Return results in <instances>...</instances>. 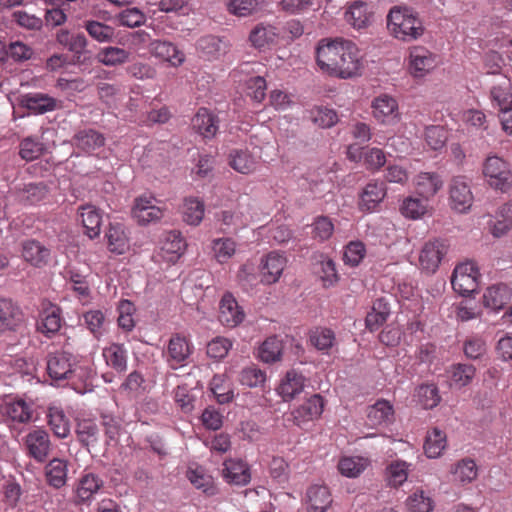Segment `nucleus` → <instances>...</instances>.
Listing matches in <instances>:
<instances>
[{
    "mask_svg": "<svg viewBox=\"0 0 512 512\" xmlns=\"http://www.w3.org/2000/svg\"><path fill=\"white\" fill-rule=\"evenodd\" d=\"M316 61L323 72L340 79L361 76L364 69L359 48L342 38L322 39L316 50Z\"/></svg>",
    "mask_w": 512,
    "mask_h": 512,
    "instance_id": "1",
    "label": "nucleus"
},
{
    "mask_svg": "<svg viewBox=\"0 0 512 512\" xmlns=\"http://www.w3.org/2000/svg\"><path fill=\"white\" fill-rule=\"evenodd\" d=\"M387 28L398 40L411 42L420 38L425 31L421 19L411 8L394 6L387 15Z\"/></svg>",
    "mask_w": 512,
    "mask_h": 512,
    "instance_id": "2",
    "label": "nucleus"
},
{
    "mask_svg": "<svg viewBox=\"0 0 512 512\" xmlns=\"http://www.w3.org/2000/svg\"><path fill=\"white\" fill-rule=\"evenodd\" d=\"M483 173L488 184L502 192L512 186V173L506 161L498 156H489L484 162Z\"/></svg>",
    "mask_w": 512,
    "mask_h": 512,
    "instance_id": "3",
    "label": "nucleus"
},
{
    "mask_svg": "<svg viewBox=\"0 0 512 512\" xmlns=\"http://www.w3.org/2000/svg\"><path fill=\"white\" fill-rule=\"evenodd\" d=\"M78 371V360L66 351H56L47 356V372L55 381L71 379Z\"/></svg>",
    "mask_w": 512,
    "mask_h": 512,
    "instance_id": "4",
    "label": "nucleus"
},
{
    "mask_svg": "<svg viewBox=\"0 0 512 512\" xmlns=\"http://www.w3.org/2000/svg\"><path fill=\"white\" fill-rule=\"evenodd\" d=\"M480 276L476 264L467 261L457 265L451 277V284L455 292L467 296L476 291L477 281Z\"/></svg>",
    "mask_w": 512,
    "mask_h": 512,
    "instance_id": "5",
    "label": "nucleus"
},
{
    "mask_svg": "<svg viewBox=\"0 0 512 512\" xmlns=\"http://www.w3.org/2000/svg\"><path fill=\"white\" fill-rule=\"evenodd\" d=\"M447 251L448 245L443 240L434 239L427 241L419 252L418 261L420 269L427 274L435 273Z\"/></svg>",
    "mask_w": 512,
    "mask_h": 512,
    "instance_id": "6",
    "label": "nucleus"
},
{
    "mask_svg": "<svg viewBox=\"0 0 512 512\" xmlns=\"http://www.w3.org/2000/svg\"><path fill=\"white\" fill-rule=\"evenodd\" d=\"M473 194L469 181L466 177L456 176L449 184V201L453 210L464 213L468 211L473 203Z\"/></svg>",
    "mask_w": 512,
    "mask_h": 512,
    "instance_id": "7",
    "label": "nucleus"
},
{
    "mask_svg": "<svg viewBox=\"0 0 512 512\" xmlns=\"http://www.w3.org/2000/svg\"><path fill=\"white\" fill-rule=\"evenodd\" d=\"M437 56L423 46H414L409 52L408 69L414 78H422L436 68Z\"/></svg>",
    "mask_w": 512,
    "mask_h": 512,
    "instance_id": "8",
    "label": "nucleus"
},
{
    "mask_svg": "<svg viewBox=\"0 0 512 512\" xmlns=\"http://www.w3.org/2000/svg\"><path fill=\"white\" fill-rule=\"evenodd\" d=\"M57 42L74 54L75 63L84 64L91 59L87 50L88 40L83 33H71L66 29L58 31Z\"/></svg>",
    "mask_w": 512,
    "mask_h": 512,
    "instance_id": "9",
    "label": "nucleus"
},
{
    "mask_svg": "<svg viewBox=\"0 0 512 512\" xmlns=\"http://www.w3.org/2000/svg\"><path fill=\"white\" fill-rule=\"evenodd\" d=\"M372 116L384 125H392L398 122L400 112L397 100L388 94H381L371 102Z\"/></svg>",
    "mask_w": 512,
    "mask_h": 512,
    "instance_id": "10",
    "label": "nucleus"
},
{
    "mask_svg": "<svg viewBox=\"0 0 512 512\" xmlns=\"http://www.w3.org/2000/svg\"><path fill=\"white\" fill-rule=\"evenodd\" d=\"M158 201L152 196L136 198L132 215L140 225L156 223L164 216V210L158 206Z\"/></svg>",
    "mask_w": 512,
    "mask_h": 512,
    "instance_id": "11",
    "label": "nucleus"
},
{
    "mask_svg": "<svg viewBox=\"0 0 512 512\" xmlns=\"http://www.w3.org/2000/svg\"><path fill=\"white\" fill-rule=\"evenodd\" d=\"M306 382L302 373L291 369L281 378L275 390L284 402H290L304 391Z\"/></svg>",
    "mask_w": 512,
    "mask_h": 512,
    "instance_id": "12",
    "label": "nucleus"
},
{
    "mask_svg": "<svg viewBox=\"0 0 512 512\" xmlns=\"http://www.w3.org/2000/svg\"><path fill=\"white\" fill-rule=\"evenodd\" d=\"M2 411L10 424H27L33 419V402L23 398L13 399L4 403Z\"/></svg>",
    "mask_w": 512,
    "mask_h": 512,
    "instance_id": "13",
    "label": "nucleus"
},
{
    "mask_svg": "<svg viewBox=\"0 0 512 512\" xmlns=\"http://www.w3.org/2000/svg\"><path fill=\"white\" fill-rule=\"evenodd\" d=\"M103 479L92 472L83 474L76 482L74 498L77 503H88L103 488Z\"/></svg>",
    "mask_w": 512,
    "mask_h": 512,
    "instance_id": "14",
    "label": "nucleus"
},
{
    "mask_svg": "<svg viewBox=\"0 0 512 512\" xmlns=\"http://www.w3.org/2000/svg\"><path fill=\"white\" fill-rule=\"evenodd\" d=\"M345 20L355 29L368 27L374 17L373 6L364 1H354L345 11Z\"/></svg>",
    "mask_w": 512,
    "mask_h": 512,
    "instance_id": "15",
    "label": "nucleus"
},
{
    "mask_svg": "<svg viewBox=\"0 0 512 512\" xmlns=\"http://www.w3.org/2000/svg\"><path fill=\"white\" fill-rule=\"evenodd\" d=\"M323 409V398L319 394H315L292 411L293 422L301 427L303 424L320 417Z\"/></svg>",
    "mask_w": 512,
    "mask_h": 512,
    "instance_id": "16",
    "label": "nucleus"
},
{
    "mask_svg": "<svg viewBox=\"0 0 512 512\" xmlns=\"http://www.w3.org/2000/svg\"><path fill=\"white\" fill-rule=\"evenodd\" d=\"M192 353V348L185 337L173 336L167 347V363L172 369L184 366Z\"/></svg>",
    "mask_w": 512,
    "mask_h": 512,
    "instance_id": "17",
    "label": "nucleus"
},
{
    "mask_svg": "<svg viewBox=\"0 0 512 512\" xmlns=\"http://www.w3.org/2000/svg\"><path fill=\"white\" fill-rule=\"evenodd\" d=\"M286 258L278 252L269 253L261 262V281L265 284L276 283L286 266Z\"/></svg>",
    "mask_w": 512,
    "mask_h": 512,
    "instance_id": "18",
    "label": "nucleus"
},
{
    "mask_svg": "<svg viewBox=\"0 0 512 512\" xmlns=\"http://www.w3.org/2000/svg\"><path fill=\"white\" fill-rule=\"evenodd\" d=\"M222 476L227 483L239 486H245L251 480L248 464L237 459H228L223 463Z\"/></svg>",
    "mask_w": 512,
    "mask_h": 512,
    "instance_id": "19",
    "label": "nucleus"
},
{
    "mask_svg": "<svg viewBox=\"0 0 512 512\" xmlns=\"http://www.w3.org/2000/svg\"><path fill=\"white\" fill-rule=\"evenodd\" d=\"M245 314L231 294L223 296L219 307V321L226 327L234 328L239 325Z\"/></svg>",
    "mask_w": 512,
    "mask_h": 512,
    "instance_id": "20",
    "label": "nucleus"
},
{
    "mask_svg": "<svg viewBox=\"0 0 512 512\" xmlns=\"http://www.w3.org/2000/svg\"><path fill=\"white\" fill-rule=\"evenodd\" d=\"M25 445L29 454L37 461L42 462L50 452L49 435L42 429H35L27 434Z\"/></svg>",
    "mask_w": 512,
    "mask_h": 512,
    "instance_id": "21",
    "label": "nucleus"
},
{
    "mask_svg": "<svg viewBox=\"0 0 512 512\" xmlns=\"http://www.w3.org/2000/svg\"><path fill=\"white\" fill-rule=\"evenodd\" d=\"M230 44L223 38L207 35L200 38L197 42V50L201 57L206 60L219 59L229 50Z\"/></svg>",
    "mask_w": 512,
    "mask_h": 512,
    "instance_id": "22",
    "label": "nucleus"
},
{
    "mask_svg": "<svg viewBox=\"0 0 512 512\" xmlns=\"http://www.w3.org/2000/svg\"><path fill=\"white\" fill-rule=\"evenodd\" d=\"M185 250V242L176 231H170L163 235L160 241L159 254L167 262L175 263Z\"/></svg>",
    "mask_w": 512,
    "mask_h": 512,
    "instance_id": "23",
    "label": "nucleus"
},
{
    "mask_svg": "<svg viewBox=\"0 0 512 512\" xmlns=\"http://www.w3.org/2000/svg\"><path fill=\"white\" fill-rule=\"evenodd\" d=\"M417 193L429 200L443 187V179L436 172H420L413 180Z\"/></svg>",
    "mask_w": 512,
    "mask_h": 512,
    "instance_id": "24",
    "label": "nucleus"
},
{
    "mask_svg": "<svg viewBox=\"0 0 512 512\" xmlns=\"http://www.w3.org/2000/svg\"><path fill=\"white\" fill-rule=\"evenodd\" d=\"M490 98L500 112L512 108V84L510 79L500 75L491 87Z\"/></svg>",
    "mask_w": 512,
    "mask_h": 512,
    "instance_id": "25",
    "label": "nucleus"
},
{
    "mask_svg": "<svg viewBox=\"0 0 512 512\" xmlns=\"http://www.w3.org/2000/svg\"><path fill=\"white\" fill-rule=\"evenodd\" d=\"M386 196V188L383 183H368L359 201V208L362 211L373 212Z\"/></svg>",
    "mask_w": 512,
    "mask_h": 512,
    "instance_id": "26",
    "label": "nucleus"
},
{
    "mask_svg": "<svg viewBox=\"0 0 512 512\" xmlns=\"http://www.w3.org/2000/svg\"><path fill=\"white\" fill-rule=\"evenodd\" d=\"M151 54L169 62L172 66H179L184 62V54L168 41L154 40L150 43Z\"/></svg>",
    "mask_w": 512,
    "mask_h": 512,
    "instance_id": "27",
    "label": "nucleus"
},
{
    "mask_svg": "<svg viewBox=\"0 0 512 512\" xmlns=\"http://www.w3.org/2000/svg\"><path fill=\"white\" fill-rule=\"evenodd\" d=\"M512 292L505 284H497L486 289L483 295V304L491 310H501L510 300Z\"/></svg>",
    "mask_w": 512,
    "mask_h": 512,
    "instance_id": "28",
    "label": "nucleus"
},
{
    "mask_svg": "<svg viewBox=\"0 0 512 512\" xmlns=\"http://www.w3.org/2000/svg\"><path fill=\"white\" fill-rule=\"evenodd\" d=\"M102 356L107 366L118 373H124L128 367V352L122 344L112 343L103 348Z\"/></svg>",
    "mask_w": 512,
    "mask_h": 512,
    "instance_id": "29",
    "label": "nucleus"
},
{
    "mask_svg": "<svg viewBox=\"0 0 512 512\" xmlns=\"http://www.w3.org/2000/svg\"><path fill=\"white\" fill-rule=\"evenodd\" d=\"M105 143L103 135L93 129L77 132L72 138V144L84 153L91 154Z\"/></svg>",
    "mask_w": 512,
    "mask_h": 512,
    "instance_id": "30",
    "label": "nucleus"
},
{
    "mask_svg": "<svg viewBox=\"0 0 512 512\" xmlns=\"http://www.w3.org/2000/svg\"><path fill=\"white\" fill-rule=\"evenodd\" d=\"M21 104L34 114H44L57 108V100L43 93H29L22 96Z\"/></svg>",
    "mask_w": 512,
    "mask_h": 512,
    "instance_id": "31",
    "label": "nucleus"
},
{
    "mask_svg": "<svg viewBox=\"0 0 512 512\" xmlns=\"http://www.w3.org/2000/svg\"><path fill=\"white\" fill-rule=\"evenodd\" d=\"M23 321V315L17 305L8 299H0V332L13 330Z\"/></svg>",
    "mask_w": 512,
    "mask_h": 512,
    "instance_id": "32",
    "label": "nucleus"
},
{
    "mask_svg": "<svg viewBox=\"0 0 512 512\" xmlns=\"http://www.w3.org/2000/svg\"><path fill=\"white\" fill-rule=\"evenodd\" d=\"M332 502L330 492L326 486L313 485L306 493L308 512H325Z\"/></svg>",
    "mask_w": 512,
    "mask_h": 512,
    "instance_id": "33",
    "label": "nucleus"
},
{
    "mask_svg": "<svg viewBox=\"0 0 512 512\" xmlns=\"http://www.w3.org/2000/svg\"><path fill=\"white\" fill-rule=\"evenodd\" d=\"M68 475V463L64 459L54 458L45 466V478L53 488L60 489L65 486Z\"/></svg>",
    "mask_w": 512,
    "mask_h": 512,
    "instance_id": "34",
    "label": "nucleus"
},
{
    "mask_svg": "<svg viewBox=\"0 0 512 512\" xmlns=\"http://www.w3.org/2000/svg\"><path fill=\"white\" fill-rule=\"evenodd\" d=\"M412 464L401 459L391 461L385 468V480L388 486L397 488L408 479Z\"/></svg>",
    "mask_w": 512,
    "mask_h": 512,
    "instance_id": "35",
    "label": "nucleus"
},
{
    "mask_svg": "<svg viewBox=\"0 0 512 512\" xmlns=\"http://www.w3.org/2000/svg\"><path fill=\"white\" fill-rule=\"evenodd\" d=\"M62 325L61 310L58 306L50 304L44 308L37 329L41 333L50 336L59 331Z\"/></svg>",
    "mask_w": 512,
    "mask_h": 512,
    "instance_id": "36",
    "label": "nucleus"
},
{
    "mask_svg": "<svg viewBox=\"0 0 512 512\" xmlns=\"http://www.w3.org/2000/svg\"><path fill=\"white\" fill-rule=\"evenodd\" d=\"M192 125L204 138H212L218 131V120L216 116L206 108L198 110L192 119Z\"/></svg>",
    "mask_w": 512,
    "mask_h": 512,
    "instance_id": "37",
    "label": "nucleus"
},
{
    "mask_svg": "<svg viewBox=\"0 0 512 512\" xmlns=\"http://www.w3.org/2000/svg\"><path fill=\"white\" fill-rule=\"evenodd\" d=\"M79 215L85 233L91 239L100 234L102 215L100 211L93 205H85L79 208Z\"/></svg>",
    "mask_w": 512,
    "mask_h": 512,
    "instance_id": "38",
    "label": "nucleus"
},
{
    "mask_svg": "<svg viewBox=\"0 0 512 512\" xmlns=\"http://www.w3.org/2000/svg\"><path fill=\"white\" fill-rule=\"evenodd\" d=\"M48 423L53 433L59 438H66L70 433V423L63 409L56 404L48 407Z\"/></svg>",
    "mask_w": 512,
    "mask_h": 512,
    "instance_id": "39",
    "label": "nucleus"
},
{
    "mask_svg": "<svg viewBox=\"0 0 512 512\" xmlns=\"http://www.w3.org/2000/svg\"><path fill=\"white\" fill-rule=\"evenodd\" d=\"M130 56L131 53L124 48L107 46L99 50L96 58L104 66L115 67L127 63Z\"/></svg>",
    "mask_w": 512,
    "mask_h": 512,
    "instance_id": "40",
    "label": "nucleus"
},
{
    "mask_svg": "<svg viewBox=\"0 0 512 512\" xmlns=\"http://www.w3.org/2000/svg\"><path fill=\"white\" fill-rule=\"evenodd\" d=\"M451 387L462 388L469 385L475 377L476 368L470 364H455L447 371Z\"/></svg>",
    "mask_w": 512,
    "mask_h": 512,
    "instance_id": "41",
    "label": "nucleus"
},
{
    "mask_svg": "<svg viewBox=\"0 0 512 512\" xmlns=\"http://www.w3.org/2000/svg\"><path fill=\"white\" fill-rule=\"evenodd\" d=\"M106 237L110 251L123 254L128 250L129 240L125 227L122 224H110Z\"/></svg>",
    "mask_w": 512,
    "mask_h": 512,
    "instance_id": "42",
    "label": "nucleus"
},
{
    "mask_svg": "<svg viewBox=\"0 0 512 512\" xmlns=\"http://www.w3.org/2000/svg\"><path fill=\"white\" fill-rule=\"evenodd\" d=\"M265 0H227V11L236 17H250L259 12Z\"/></svg>",
    "mask_w": 512,
    "mask_h": 512,
    "instance_id": "43",
    "label": "nucleus"
},
{
    "mask_svg": "<svg viewBox=\"0 0 512 512\" xmlns=\"http://www.w3.org/2000/svg\"><path fill=\"white\" fill-rule=\"evenodd\" d=\"M451 474L454 482L464 485L477 478L478 468L474 460L465 458L452 466Z\"/></svg>",
    "mask_w": 512,
    "mask_h": 512,
    "instance_id": "44",
    "label": "nucleus"
},
{
    "mask_svg": "<svg viewBox=\"0 0 512 512\" xmlns=\"http://www.w3.org/2000/svg\"><path fill=\"white\" fill-rule=\"evenodd\" d=\"M369 460L361 456H344L338 462L341 475L356 478L369 466Z\"/></svg>",
    "mask_w": 512,
    "mask_h": 512,
    "instance_id": "45",
    "label": "nucleus"
},
{
    "mask_svg": "<svg viewBox=\"0 0 512 512\" xmlns=\"http://www.w3.org/2000/svg\"><path fill=\"white\" fill-rule=\"evenodd\" d=\"M49 255V250L38 241L27 240L23 243L22 256L34 266L46 263Z\"/></svg>",
    "mask_w": 512,
    "mask_h": 512,
    "instance_id": "46",
    "label": "nucleus"
},
{
    "mask_svg": "<svg viewBox=\"0 0 512 512\" xmlns=\"http://www.w3.org/2000/svg\"><path fill=\"white\" fill-rule=\"evenodd\" d=\"M229 164L241 174H249L256 170L257 162L247 150H233L229 155Z\"/></svg>",
    "mask_w": 512,
    "mask_h": 512,
    "instance_id": "47",
    "label": "nucleus"
},
{
    "mask_svg": "<svg viewBox=\"0 0 512 512\" xmlns=\"http://www.w3.org/2000/svg\"><path fill=\"white\" fill-rule=\"evenodd\" d=\"M393 407L386 400L377 401L368 412V421L372 426H381L393 420Z\"/></svg>",
    "mask_w": 512,
    "mask_h": 512,
    "instance_id": "48",
    "label": "nucleus"
},
{
    "mask_svg": "<svg viewBox=\"0 0 512 512\" xmlns=\"http://www.w3.org/2000/svg\"><path fill=\"white\" fill-rule=\"evenodd\" d=\"M282 341L276 336H270L258 348V358L265 363L279 361L282 356Z\"/></svg>",
    "mask_w": 512,
    "mask_h": 512,
    "instance_id": "49",
    "label": "nucleus"
},
{
    "mask_svg": "<svg viewBox=\"0 0 512 512\" xmlns=\"http://www.w3.org/2000/svg\"><path fill=\"white\" fill-rule=\"evenodd\" d=\"M428 208V200L410 196L402 201L400 212L405 218L418 220L428 212Z\"/></svg>",
    "mask_w": 512,
    "mask_h": 512,
    "instance_id": "50",
    "label": "nucleus"
},
{
    "mask_svg": "<svg viewBox=\"0 0 512 512\" xmlns=\"http://www.w3.org/2000/svg\"><path fill=\"white\" fill-rule=\"evenodd\" d=\"M390 308L383 299H377L372 306L371 311L366 316V326L370 331L377 330L388 318Z\"/></svg>",
    "mask_w": 512,
    "mask_h": 512,
    "instance_id": "51",
    "label": "nucleus"
},
{
    "mask_svg": "<svg viewBox=\"0 0 512 512\" xmlns=\"http://www.w3.org/2000/svg\"><path fill=\"white\" fill-rule=\"evenodd\" d=\"M84 28L89 36L99 43L111 42L115 37L114 27L96 20L85 21Z\"/></svg>",
    "mask_w": 512,
    "mask_h": 512,
    "instance_id": "52",
    "label": "nucleus"
},
{
    "mask_svg": "<svg viewBox=\"0 0 512 512\" xmlns=\"http://www.w3.org/2000/svg\"><path fill=\"white\" fill-rule=\"evenodd\" d=\"M447 445L446 435L440 429L434 428L428 433L424 444V451L428 458L441 456Z\"/></svg>",
    "mask_w": 512,
    "mask_h": 512,
    "instance_id": "53",
    "label": "nucleus"
},
{
    "mask_svg": "<svg viewBox=\"0 0 512 512\" xmlns=\"http://www.w3.org/2000/svg\"><path fill=\"white\" fill-rule=\"evenodd\" d=\"M212 255L220 263L228 262L236 252V242L231 238L214 239L211 244Z\"/></svg>",
    "mask_w": 512,
    "mask_h": 512,
    "instance_id": "54",
    "label": "nucleus"
},
{
    "mask_svg": "<svg viewBox=\"0 0 512 512\" xmlns=\"http://www.w3.org/2000/svg\"><path fill=\"white\" fill-rule=\"evenodd\" d=\"M204 211L202 201L197 198H187L182 208L183 220L189 225L197 226L203 219Z\"/></svg>",
    "mask_w": 512,
    "mask_h": 512,
    "instance_id": "55",
    "label": "nucleus"
},
{
    "mask_svg": "<svg viewBox=\"0 0 512 512\" xmlns=\"http://www.w3.org/2000/svg\"><path fill=\"white\" fill-rule=\"evenodd\" d=\"M44 152V144L34 136L24 138L19 144V155L25 161H33Z\"/></svg>",
    "mask_w": 512,
    "mask_h": 512,
    "instance_id": "56",
    "label": "nucleus"
},
{
    "mask_svg": "<svg viewBox=\"0 0 512 512\" xmlns=\"http://www.w3.org/2000/svg\"><path fill=\"white\" fill-rule=\"evenodd\" d=\"M311 121L321 128H330L338 122V116L335 110L317 106L309 111Z\"/></svg>",
    "mask_w": 512,
    "mask_h": 512,
    "instance_id": "57",
    "label": "nucleus"
},
{
    "mask_svg": "<svg viewBox=\"0 0 512 512\" xmlns=\"http://www.w3.org/2000/svg\"><path fill=\"white\" fill-rule=\"evenodd\" d=\"M410 512H431L434 502L423 490L417 489L406 500Z\"/></svg>",
    "mask_w": 512,
    "mask_h": 512,
    "instance_id": "58",
    "label": "nucleus"
},
{
    "mask_svg": "<svg viewBox=\"0 0 512 512\" xmlns=\"http://www.w3.org/2000/svg\"><path fill=\"white\" fill-rule=\"evenodd\" d=\"M276 36V29L273 26L259 24L251 31L249 39L254 47L262 48L274 42Z\"/></svg>",
    "mask_w": 512,
    "mask_h": 512,
    "instance_id": "59",
    "label": "nucleus"
},
{
    "mask_svg": "<svg viewBox=\"0 0 512 512\" xmlns=\"http://www.w3.org/2000/svg\"><path fill=\"white\" fill-rule=\"evenodd\" d=\"M266 379V373L255 365L243 368L239 375L240 383L249 388L262 387Z\"/></svg>",
    "mask_w": 512,
    "mask_h": 512,
    "instance_id": "60",
    "label": "nucleus"
},
{
    "mask_svg": "<svg viewBox=\"0 0 512 512\" xmlns=\"http://www.w3.org/2000/svg\"><path fill=\"white\" fill-rule=\"evenodd\" d=\"M210 389L220 404L229 403L233 399V391L224 375H215L210 382Z\"/></svg>",
    "mask_w": 512,
    "mask_h": 512,
    "instance_id": "61",
    "label": "nucleus"
},
{
    "mask_svg": "<svg viewBox=\"0 0 512 512\" xmlns=\"http://www.w3.org/2000/svg\"><path fill=\"white\" fill-rule=\"evenodd\" d=\"M448 139L447 131L442 126H429L425 129L426 145L434 151L442 149Z\"/></svg>",
    "mask_w": 512,
    "mask_h": 512,
    "instance_id": "62",
    "label": "nucleus"
},
{
    "mask_svg": "<svg viewBox=\"0 0 512 512\" xmlns=\"http://www.w3.org/2000/svg\"><path fill=\"white\" fill-rule=\"evenodd\" d=\"M79 440L84 445H94L98 441L99 429L92 420H82L77 424L76 429Z\"/></svg>",
    "mask_w": 512,
    "mask_h": 512,
    "instance_id": "63",
    "label": "nucleus"
},
{
    "mask_svg": "<svg viewBox=\"0 0 512 512\" xmlns=\"http://www.w3.org/2000/svg\"><path fill=\"white\" fill-rule=\"evenodd\" d=\"M417 397L419 403L425 409H432L436 407L441 398L438 388L433 384L422 385L417 389Z\"/></svg>",
    "mask_w": 512,
    "mask_h": 512,
    "instance_id": "64",
    "label": "nucleus"
}]
</instances>
